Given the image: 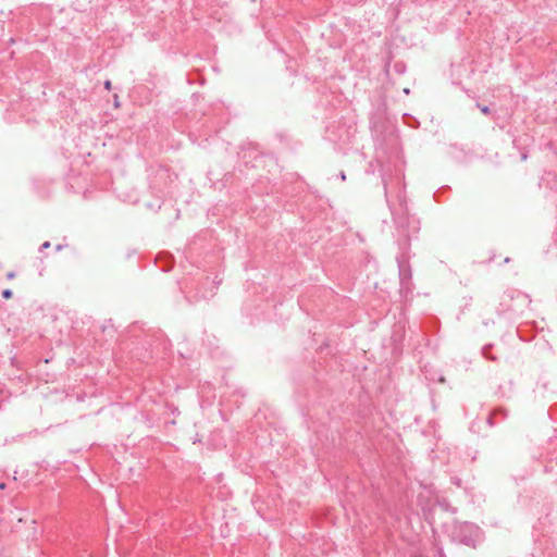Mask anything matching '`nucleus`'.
Segmentation results:
<instances>
[{
	"mask_svg": "<svg viewBox=\"0 0 557 557\" xmlns=\"http://www.w3.org/2000/svg\"><path fill=\"white\" fill-rule=\"evenodd\" d=\"M480 529L471 522H463L456 525L453 530V537L460 544L475 547L479 540Z\"/></svg>",
	"mask_w": 557,
	"mask_h": 557,
	"instance_id": "f257e3e1",
	"label": "nucleus"
},
{
	"mask_svg": "<svg viewBox=\"0 0 557 557\" xmlns=\"http://www.w3.org/2000/svg\"><path fill=\"white\" fill-rule=\"evenodd\" d=\"M398 270H399V280L401 286H407L411 281V268L408 261V258L403 253L397 258Z\"/></svg>",
	"mask_w": 557,
	"mask_h": 557,
	"instance_id": "f03ea898",
	"label": "nucleus"
},
{
	"mask_svg": "<svg viewBox=\"0 0 557 557\" xmlns=\"http://www.w3.org/2000/svg\"><path fill=\"white\" fill-rule=\"evenodd\" d=\"M508 417V411L505 408H496L487 417V424L494 426L500 421H504Z\"/></svg>",
	"mask_w": 557,
	"mask_h": 557,
	"instance_id": "7ed1b4c3",
	"label": "nucleus"
},
{
	"mask_svg": "<svg viewBox=\"0 0 557 557\" xmlns=\"http://www.w3.org/2000/svg\"><path fill=\"white\" fill-rule=\"evenodd\" d=\"M407 227L412 231V233H418L419 231V222L414 218L406 219Z\"/></svg>",
	"mask_w": 557,
	"mask_h": 557,
	"instance_id": "20e7f679",
	"label": "nucleus"
},
{
	"mask_svg": "<svg viewBox=\"0 0 557 557\" xmlns=\"http://www.w3.org/2000/svg\"><path fill=\"white\" fill-rule=\"evenodd\" d=\"M476 107H478V108L480 109V111H481L483 114H485V115H487V114H490V113H491V110H490V108H488L487 106H484V104H481V103H479V102H478V103H476Z\"/></svg>",
	"mask_w": 557,
	"mask_h": 557,
	"instance_id": "39448f33",
	"label": "nucleus"
},
{
	"mask_svg": "<svg viewBox=\"0 0 557 557\" xmlns=\"http://www.w3.org/2000/svg\"><path fill=\"white\" fill-rule=\"evenodd\" d=\"M1 295H2V298L10 299V298H12L13 293H12V290L10 288H5V289L2 290Z\"/></svg>",
	"mask_w": 557,
	"mask_h": 557,
	"instance_id": "423d86ee",
	"label": "nucleus"
},
{
	"mask_svg": "<svg viewBox=\"0 0 557 557\" xmlns=\"http://www.w3.org/2000/svg\"><path fill=\"white\" fill-rule=\"evenodd\" d=\"M50 247V242H45L41 244L39 250L42 251L45 249H48Z\"/></svg>",
	"mask_w": 557,
	"mask_h": 557,
	"instance_id": "0eeeda50",
	"label": "nucleus"
},
{
	"mask_svg": "<svg viewBox=\"0 0 557 557\" xmlns=\"http://www.w3.org/2000/svg\"><path fill=\"white\" fill-rule=\"evenodd\" d=\"M103 86H104V88H106L107 90H111V88H112V83H111V81L107 79V81L104 82Z\"/></svg>",
	"mask_w": 557,
	"mask_h": 557,
	"instance_id": "6e6552de",
	"label": "nucleus"
},
{
	"mask_svg": "<svg viewBox=\"0 0 557 557\" xmlns=\"http://www.w3.org/2000/svg\"><path fill=\"white\" fill-rule=\"evenodd\" d=\"M14 277H15V273H14V272H9V273L7 274V278H8V280H12V278H14Z\"/></svg>",
	"mask_w": 557,
	"mask_h": 557,
	"instance_id": "1a4fd4ad",
	"label": "nucleus"
},
{
	"mask_svg": "<svg viewBox=\"0 0 557 557\" xmlns=\"http://www.w3.org/2000/svg\"><path fill=\"white\" fill-rule=\"evenodd\" d=\"M486 350H487L486 348H484V349H483V354H484V356H485L486 358H490V359H492V360H495L496 358H495V357H493V356H488V355H487V352H486Z\"/></svg>",
	"mask_w": 557,
	"mask_h": 557,
	"instance_id": "9d476101",
	"label": "nucleus"
},
{
	"mask_svg": "<svg viewBox=\"0 0 557 557\" xmlns=\"http://www.w3.org/2000/svg\"><path fill=\"white\" fill-rule=\"evenodd\" d=\"M396 223H397L399 228H404L405 227V224H404L403 220H398V221H396Z\"/></svg>",
	"mask_w": 557,
	"mask_h": 557,
	"instance_id": "9b49d317",
	"label": "nucleus"
},
{
	"mask_svg": "<svg viewBox=\"0 0 557 557\" xmlns=\"http://www.w3.org/2000/svg\"><path fill=\"white\" fill-rule=\"evenodd\" d=\"M405 245L406 246H409L410 245V235H406V239H405Z\"/></svg>",
	"mask_w": 557,
	"mask_h": 557,
	"instance_id": "f8f14e48",
	"label": "nucleus"
},
{
	"mask_svg": "<svg viewBox=\"0 0 557 557\" xmlns=\"http://www.w3.org/2000/svg\"><path fill=\"white\" fill-rule=\"evenodd\" d=\"M437 557H446L442 548L437 550Z\"/></svg>",
	"mask_w": 557,
	"mask_h": 557,
	"instance_id": "ddd939ff",
	"label": "nucleus"
},
{
	"mask_svg": "<svg viewBox=\"0 0 557 557\" xmlns=\"http://www.w3.org/2000/svg\"><path fill=\"white\" fill-rule=\"evenodd\" d=\"M338 176H339V178H341L342 181H346V174H345V172H343V171H342V172L339 173V175H338Z\"/></svg>",
	"mask_w": 557,
	"mask_h": 557,
	"instance_id": "4468645a",
	"label": "nucleus"
},
{
	"mask_svg": "<svg viewBox=\"0 0 557 557\" xmlns=\"http://www.w3.org/2000/svg\"><path fill=\"white\" fill-rule=\"evenodd\" d=\"M63 248H64V245H62V244H58V245L55 246V250H57V251H61Z\"/></svg>",
	"mask_w": 557,
	"mask_h": 557,
	"instance_id": "2eb2a0df",
	"label": "nucleus"
},
{
	"mask_svg": "<svg viewBox=\"0 0 557 557\" xmlns=\"http://www.w3.org/2000/svg\"><path fill=\"white\" fill-rule=\"evenodd\" d=\"M404 92L408 95L410 92L409 88H405Z\"/></svg>",
	"mask_w": 557,
	"mask_h": 557,
	"instance_id": "dca6fc26",
	"label": "nucleus"
}]
</instances>
